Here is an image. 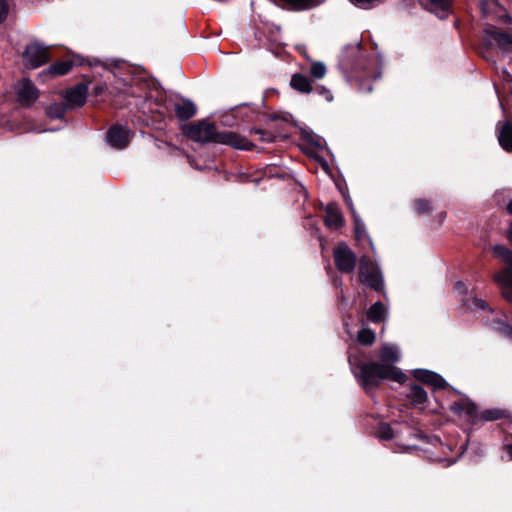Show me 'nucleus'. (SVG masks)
<instances>
[{
	"label": "nucleus",
	"mask_w": 512,
	"mask_h": 512,
	"mask_svg": "<svg viewBox=\"0 0 512 512\" xmlns=\"http://www.w3.org/2000/svg\"><path fill=\"white\" fill-rule=\"evenodd\" d=\"M355 235H356V239L359 242L367 240L368 243L370 244L371 248L373 249V244H372L370 238L368 237L365 228L358 223H356Z\"/></svg>",
	"instance_id": "obj_26"
},
{
	"label": "nucleus",
	"mask_w": 512,
	"mask_h": 512,
	"mask_svg": "<svg viewBox=\"0 0 512 512\" xmlns=\"http://www.w3.org/2000/svg\"><path fill=\"white\" fill-rule=\"evenodd\" d=\"M334 261L337 269L342 273H353L356 265L354 252L346 245L340 244L334 249Z\"/></svg>",
	"instance_id": "obj_6"
},
{
	"label": "nucleus",
	"mask_w": 512,
	"mask_h": 512,
	"mask_svg": "<svg viewBox=\"0 0 512 512\" xmlns=\"http://www.w3.org/2000/svg\"><path fill=\"white\" fill-rule=\"evenodd\" d=\"M414 208L418 215L428 214L432 211L431 202L426 199L415 200Z\"/></svg>",
	"instance_id": "obj_24"
},
{
	"label": "nucleus",
	"mask_w": 512,
	"mask_h": 512,
	"mask_svg": "<svg viewBox=\"0 0 512 512\" xmlns=\"http://www.w3.org/2000/svg\"><path fill=\"white\" fill-rule=\"evenodd\" d=\"M506 416L504 410L501 409H486L482 411V420L494 421Z\"/></svg>",
	"instance_id": "obj_23"
},
{
	"label": "nucleus",
	"mask_w": 512,
	"mask_h": 512,
	"mask_svg": "<svg viewBox=\"0 0 512 512\" xmlns=\"http://www.w3.org/2000/svg\"><path fill=\"white\" fill-rule=\"evenodd\" d=\"M504 449L507 452L509 459L512 460V444L505 445Z\"/></svg>",
	"instance_id": "obj_33"
},
{
	"label": "nucleus",
	"mask_w": 512,
	"mask_h": 512,
	"mask_svg": "<svg viewBox=\"0 0 512 512\" xmlns=\"http://www.w3.org/2000/svg\"><path fill=\"white\" fill-rule=\"evenodd\" d=\"M408 397L414 405H423L427 401V393L418 385L411 387Z\"/></svg>",
	"instance_id": "obj_18"
},
{
	"label": "nucleus",
	"mask_w": 512,
	"mask_h": 512,
	"mask_svg": "<svg viewBox=\"0 0 512 512\" xmlns=\"http://www.w3.org/2000/svg\"><path fill=\"white\" fill-rule=\"evenodd\" d=\"M103 89H104V88H103L102 86H96V87H95V93H96V94H100V93H102Z\"/></svg>",
	"instance_id": "obj_36"
},
{
	"label": "nucleus",
	"mask_w": 512,
	"mask_h": 512,
	"mask_svg": "<svg viewBox=\"0 0 512 512\" xmlns=\"http://www.w3.org/2000/svg\"><path fill=\"white\" fill-rule=\"evenodd\" d=\"M63 113L64 109L60 104H54L48 108V114L51 117L60 118L63 115Z\"/></svg>",
	"instance_id": "obj_29"
},
{
	"label": "nucleus",
	"mask_w": 512,
	"mask_h": 512,
	"mask_svg": "<svg viewBox=\"0 0 512 512\" xmlns=\"http://www.w3.org/2000/svg\"><path fill=\"white\" fill-rule=\"evenodd\" d=\"M290 85L294 90L302 94H309L314 90L310 78L301 73H295L292 75Z\"/></svg>",
	"instance_id": "obj_11"
},
{
	"label": "nucleus",
	"mask_w": 512,
	"mask_h": 512,
	"mask_svg": "<svg viewBox=\"0 0 512 512\" xmlns=\"http://www.w3.org/2000/svg\"><path fill=\"white\" fill-rule=\"evenodd\" d=\"M501 40H503L509 44H512V35L503 34V35H501Z\"/></svg>",
	"instance_id": "obj_32"
},
{
	"label": "nucleus",
	"mask_w": 512,
	"mask_h": 512,
	"mask_svg": "<svg viewBox=\"0 0 512 512\" xmlns=\"http://www.w3.org/2000/svg\"><path fill=\"white\" fill-rule=\"evenodd\" d=\"M326 214L324 218V222L326 226L330 229H338L343 224V219L340 211L334 205H328L326 207Z\"/></svg>",
	"instance_id": "obj_12"
},
{
	"label": "nucleus",
	"mask_w": 512,
	"mask_h": 512,
	"mask_svg": "<svg viewBox=\"0 0 512 512\" xmlns=\"http://www.w3.org/2000/svg\"><path fill=\"white\" fill-rule=\"evenodd\" d=\"M455 289H456V290H459V291H462V290H463V291H466V290H467V289H466V286H465L463 283H461V282H458V283L455 285Z\"/></svg>",
	"instance_id": "obj_35"
},
{
	"label": "nucleus",
	"mask_w": 512,
	"mask_h": 512,
	"mask_svg": "<svg viewBox=\"0 0 512 512\" xmlns=\"http://www.w3.org/2000/svg\"><path fill=\"white\" fill-rule=\"evenodd\" d=\"M63 97L69 108L80 107L86 102L87 87L86 85L78 84L75 87L66 90Z\"/></svg>",
	"instance_id": "obj_10"
},
{
	"label": "nucleus",
	"mask_w": 512,
	"mask_h": 512,
	"mask_svg": "<svg viewBox=\"0 0 512 512\" xmlns=\"http://www.w3.org/2000/svg\"><path fill=\"white\" fill-rule=\"evenodd\" d=\"M49 59V52L46 47L38 43H32L23 52V62L26 68L35 69L45 64Z\"/></svg>",
	"instance_id": "obj_5"
},
{
	"label": "nucleus",
	"mask_w": 512,
	"mask_h": 512,
	"mask_svg": "<svg viewBox=\"0 0 512 512\" xmlns=\"http://www.w3.org/2000/svg\"><path fill=\"white\" fill-rule=\"evenodd\" d=\"M498 140L502 148L512 152V123L506 122L499 130Z\"/></svg>",
	"instance_id": "obj_15"
},
{
	"label": "nucleus",
	"mask_w": 512,
	"mask_h": 512,
	"mask_svg": "<svg viewBox=\"0 0 512 512\" xmlns=\"http://www.w3.org/2000/svg\"><path fill=\"white\" fill-rule=\"evenodd\" d=\"M507 211L512 215V200L507 204Z\"/></svg>",
	"instance_id": "obj_37"
},
{
	"label": "nucleus",
	"mask_w": 512,
	"mask_h": 512,
	"mask_svg": "<svg viewBox=\"0 0 512 512\" xmlns=\"http://www.w3.org/2000/svg\"><path fill=\"white\" fill-rule=\"evenodd\" d=\"M509 240L512 243V223H511V227H510V231H509Z\"/></svg>",
	"instance_id": "obj_38"
},
{
	"label": "nucleus",
	"mask_w": 512,
	"mask_h": 512,
	"mask_svg": "<svg viewBox=\"0 0 512 512\" xmlns=\"http://www.w3.org/2000/svg\"><path fill=\"white\" fill-rule=\"evenodd\" d=\"M380 362L371 360L360 366L359 380L366 391L376 388L382 380L388 379L399 384L407 380L404 374L395 364L400 360L398 346L385 343L379 351Z\"/></svg>",
	"instance_id": "obj_1"
},
{
	"label": "nucleus",
	"mask_w": 512,
	"mask_h": 512,
	"mask_svg": "<svg viewBox=\"0 0 512 512\" xmlns=\"http://www.w3.org/2000/svg\"><path fill=\"white\" fill-rule=\"evenodd\" d=\"M313 92L317 93L319 96H322L326 101L331 102L333 100V95L331 91L322 85H317L314 87Z\"/></svg>",
	"instance_id": "obj_27"
},
{
	"label": "nucleus",
	"mask_w": 512,
	"mask_h": 512,
	"mask_svg": "<svg viewBox=\"0 0 512 512\" xmlns=\"http://www.w3.org/2000/svg\"><path fill=\"white\" fill-rule=\"evenodd\" d=\"M494 251L509 266L497 275V280L502 284L504 297L512 302V252L504 246H496Z\"/></svg>",
	"instance_id": "obj_4"
},
{
	"label": "nucleus",
	"mask_w": 512,
	"mask_h": 512,
	"mask_svg": "<svg viewBox=\"0 0 512 512\" xmlns=\"http://www.w3.org/2000/svg\"><path fill=\"white\" fill-rule=\"evenodd\" d=\"M375 333L369 328H363L358 332L357 339L359 343L365 346L372 345L375 342Z\"/></svg>",
	"instance_id": "obj_21"
},
{
	"label": "nucleus",
	"mask_w": 512,
	"mask_h": 512,
	"mask_svg": "<svg viewBox=\"0 0 512 512\" xmlns=\"http://www.w3.org/2000/svg\"><path fill=\"white\" fill-rule=\"evenodd\" d=\"M251 133H255V134H258L260 136V139L264 142H272L274 140V137L272 134L270 133H267L266 131L264 130H260V129H251L250 131Z\"/></svg>",
	"instance_id": "obj_31"
},
{
	"label": "nucleus",
	"mask_w": 512,
	"mask_h": 512,
	"mask_svg": "<svg viewBox=\"0 0 512 512\" xmlns=\"http://www.w3.org/2000/svg\"><path fill=\"white\" fill-rule=\"evenodd\" d=\"M281 4L294 11L309 10L316 7L320 2L319 0H279Z\"/></svg>",
	"instance_id": "obj_14"
},
{
	"label": "nucleus",
	"mask_w": 512,
	"mask_h": 512,
	"mask_svg": "<svg viewBox=\"0 0 512 512\" xmlns=\"http://www.w3.org/2000/svg\"><path fill=\"white\" fill-rule=\"evenodd\" d=\"M353 5L361 9H371L379 4L380 0H349Z\"/></svg>",
	"instance_id": "obj_25"
},
{
	"label": "nucleus",
	"mask_w": 512,
	"mask_h": 512,
	"mask_svg": "<svg viewBox=\"0 0 512 512\" xmlns=\"http://www.w3.org/2000/svg\"><path fill=\"white\" fill-rule=\"evenodd\" d=\"M175 113L181 120H188L196 114V107L191 101H183L175 105Z\"/></svg>",
	"instance_id": "obj_16"
},
{
	"label": "nucleus",
	"mask_w": 512,
	"mask_h": 512,
	"mask_svg": "<svg viewBox=\"0 0 512 512\" xmlns=\"http://www.w3.org/2000/svg\"><path fill=\"white\" fill-rule=\"evenodd\" d=\"M386 310L381 302L374 303L367 311V318L373 323L381 322L385 319Z\"/></svg>",
	"instance_id": "obj_17"
},
{
	"label": "nucleus",
	"mask_w": 512,
	"mask_h": 512,
	"mask_svg": "<svg viewBox=\"0 0 512 512\" xmlns=\"http://www.w3.org/2000/svg\"><path fill=\"white\" fill-rule=\"evenodd\" d=\"M132 132L127 127L114 125L107 131V142L112 148L123 149L131 140Z\"/></svg>",
	"instance_id": "obj_7"
},
{
	"label": "nucleus",
	"mask_w": 512,
	"mask_h": 512,
	"mask_svg": "<svg viewBox=\"0 0 512 512\" xmlns=\"http://www.w3.org/2000/svg\"><path fill=\"white\" fill-rule=\"evenodd\" d=\"M184 134L189 139L199 143L213 142L246 151L253 150L255 147L250 140L236 132H219L217 127L207 120H201L195 124L187 125L184 129Z\"/></svg>",
	"instance_id": "obj_2"
},
{
	"label": "nucleus",
	"mask_w": 512,
	"mask_h": 512,
	"mask_svg": "<svg viewBox=\"0 0 512 512\" xmlns=\"http://www.w3.org/2000/svg\"><path fill=\"white\" fill-rule=\"evenodd\" d=\"M393 430L389 425H382L379 429V437L385 440L393 438Z\"/></svg>",
	"instance_id": "obj_28"
},
{
	"label": "nucleus",
	"mask_w": 512,
	"mask_h": 512,
	"mask_svg": "<svg viewBox=\"0 0 512 512\" xmlns=\"http://www.w3.org/2000/svg\"><path fill=\"white\" fill-rule=\"evenodd\" d=\"M452 409L457 410V408H456V404H454V405L452 406Z\"/></svg>",
	"instance_id": "obj_40"
},
{
	"label": "nucleus",
	"mask_w": 512,
	"mask_h": 512,
	"mask_svg": "<svg viewBox=\"0 0 512 512\" xmlns=\"http://www.w3.org/2000/svg\"><path fill=\"white\" fill-rule=\"evenodd\" d=\"M327 72L326 66L323 62L314 61L311 63L309 75L314 80H319L325 77Z\"/></svg>",
	"instance_id": "obj_20"
},
{
	"label": "nucleus",
	"mask_w": 512,
	"mask_h": 512,
	"mask_svg": "<svg viewBox=\"0 0 512 512\" xmlns=\"http://www.w3.org/2000/svg\"><path fill=\"white\" fill-rule=\"evenodd\" d=\"M482 319L486 318V325L492 330L498 331L503 336L512 339V326L507 324L502 317L490 318L493 315V311L482 302Z\"/></svg>",
	"instance_id": "obj_8"
},
{
	"label": "nucleus",
	"mask_w": 512,
	"mask_h": 512,
	"mask_svg": "<svg viewBox=\"0 0 512 512\" xmlns=\"http://www.w3.org/2000/svg\"><path fill=\"white\" fill-rule=\"evenodd\" d=\"M444 218H445V214H440V221H443Z\"/></svg>",
	"instance_id": "obj_39"
},
{
	"label": "nucleus",
	"mask_w": 512,
	"mask_h": 512,
	"mask_svg": "<svg viewBox=\"0 0 512 512\" xmlns=\"http://www.w3.org/2000/svg\"><path fill=\"white\" fill-rule=\"evenodd\" d=\"M9 12V4L7 0H0V23L6 20Z\"/></svg>",
	"instance_id": "obj_30"
},
{
	"label": "nucleus",
	"mask_w": 512,
	"mask_h": 512,
	"mask_svg": "<svg viewBox=\"0 0 512 512\" xmlns=\"http://www.w3.org/2000/svg\"><path fill=\"white\" fill-rule=\"evenodd\" d=\"M359 280L362 284L376 291L383 287L382 275L378 266L367 256L360 258Z\"/></svg>",
	"instance_id": "obj_3"
},
{
	"label": "nucleus",
	"mask_w": 512,
	"mask_h": 512,
	"mask_svg": "<svg viewBox=\"0 0 512 512\" xmlns=\"http://www.w3.org/2000/svg\"><path fill=\"white\" fill-rule=\"evenodd\" d=\"M360 90L364 91V92H371L372 91V87H371V85H365V84L361 83L360 84Z\"/></svg>",
	"instance_id": "obj_34"
},
{
	"label": "nucleus",
	"mask_w": 512,
	"mask_h": 512,
	"mask_svg": "<svg viewBox=\"0 0 512 512\" xmlns=\"http://www.w3.org/2000/svg\"><path fill=\"white\" fill-rule=\"evenodd\" d=\"M72 68L70 61L56 62L49 66L47 73L53 76H61L67 74Z\"/></svg>",
	"instance_id": "obj_19"
},
{
	"label": "nucleus",
	"mask_w": 512,
	"mask_h": 512,
	"mask_svg": "<svg viewBox=\"0 0 512 512\" xmlns=\"http://www.w3.org/2000/svg\"><path fill=\"white\" fill-rule=\"evenodd\" d=\"M414 377L434 387H442L444 380L434 372L418 369L414 371Z\"/></svg>",
	"instance_id": "obj_13"
},
{
	"label": "nucleus",
	"mask_w": 512,
	"mask_h": 512,
	"mask_svg": "<svg viewBox=\"0 0 512 512\" xmlns=\"http://www.w3.org/2000/svg\"><path fill=\"white\" fill-rule=\"evenodd\" d=\"M17 99L22 106H31L38 98V89L29 79L21 80L16 88Z\"/></svg>",
	"instance_id": "obj_9"
},
{
	"label": "nucleus",
	"mask_w": 512,
	"mask_h": 512,
	"mask_svg": "<svg viewBox=\"0 0 512 512\" xmlns=\"http://www.w3.org/2000/svg\"><path fill=\"white\" fill-rule=\"evenodd\" d=\"M430 4L433 6V10L436 12H441V18H444L447 15V12L452 4L453 0H429Z\"/></svg>",
	"instance_id": "obj_22"
}]
</instances>
